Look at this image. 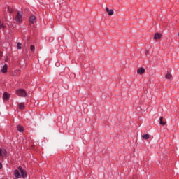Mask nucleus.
I'll return each instance as SVG.
<instances>
[{
  "mask_svg": "<svg viewBox=\"0 0 179 179\" xmlns=\"http://www.w3.org/2000/svg\"><path fill=\"white\" fill-rule=\"evenodd\" d=\"M29 22L31 24H34V23L36 22V16L32 15L29 17Z\"/></svg>",
  "mask_w": 179,
  "mask_h": 179,
  "instance_id": "nucleus-9",
  "label": "nucleus"
},
{
  "mask_svg": "<svg viewBox=\"0 0 179 179\" xmlns=\"http://www.w3.org/2000/svg\"><path fill=\"white\" fill-rule=\"evenodd\" d=\"M14 176L15 177H16L17 178H20V177H22V175H20V173L17 171V170H15L14 171Z\"/></svg>",
  "mask_w": 179,
  "mask_h": 179,
  "instance_id": "nucleus-10",
  "label": "nucleus"
},
{
  "mask_svg": "<svg viewBox=\"0 0 179 179\" xmlns=\"http://www.w3.org/2000/svg\"><path fill=\"white\" fill-rule=\"evenodd\" d=\"M178 36H179V33H178Z\"/></svg>",
  "mask_w": 179,
  "mask_h": 179,
  "instance_id": "nucleus-25",
  "label": "nucleus"
},
{
  "mask_svg": "<svg viewBox=\"0 0 179 179\" xmlns=\"http://www.w3.org/2000/svg\"><path fill=\"white\" fill-rule=\"evenodd\" d=\"M18 169L21 173L22 177L23 178H26V177H27V173H26V171H24L22 166H20Z\"/></svg>",
  "mask_w": 179,
  "mask_h": 179,
  "instance_id": "nucleus-3",
  "label": "nucleus"
},
{
  "mask_svg": "<svg viewBox=\"0 0 179 179\" xmlns=\"http://www.w3.org/2000/svg\"><path fill=\"white\" fill-rule=\"evenodd\" d=\"M143 139H145V141H148L149 138H150V135L145 134L142 136Z\"/></svg>",
  "mask_w": 179,
  "mask_h": 179,
  "instance_id": "nucleus-13",
  "label": "nucleus"
},
{
  "mask_svg": "<svg viewBox=\"0 0 179 179\" xmlns=\"http://www.w3.org/2000/svg\"><path fill=\"white\" fill-rule=\"evenodd\" d=\"M17 72H20V70H18Z\"/></svg>",
  "mask_w": 179,
  "mask_h": 179,
  "instance_id": "nucleus-24",
  "label": "nucleus"
},
{
  "mask_svg": "<svg viewBox=\"0 0 179 179\" xmlns=\"http://www.w3.org/2000/svg\"><path fill=\"white\" fill-rule=\"evenodd\" d=\"M6 29V25H5L4 24H1V20H0V29Z\"/></svg>",
  "mask_w": 179,
  "mask_h": 179,
  "instance_id": "nucleus-19",
  "label": "nucleus"
},
{
  "mask_svg": "<svg viewBox=\"0 0 179 179\" xmlns=\"http://www.w3.org/2000/svg\"><path fill=\"white\" fill-rule=\"evenodd\" d=\"M17 131H19V132H23L24 131V128L23 127V126L21 125H17Z\"/></svg>",
  "mask_w": 179,
  "mask_h": 179,
  "instance_id": "nucleus-11",
  "label": "nucleus"
},
{
  "mask_svg": "<svg viewBox=\"0 0 179 179\" xmlns=\"http://www.w3.org/2000/svg\"><path fill=\"white\" fill-rule=\"evenodd\" d=\"M2 57V52H0V58Z\"/></svg>",
  "mask_w": 179,
  "mask_h": 179,
  "instance_id": "nucleus-22",
  "label": "nucleus"
},
{
  "mask_svg": "<svg viewBox=\"0 0 179 179\" xmlns=\"http://www.w3.org/2000/svg\"><path fill=\"white\" fill-rule=\"evenodd\" d=\"M24 108V103H20L19 104V109L20 110H23Z\"/></svg>",
  "mask_w": 179,
  "mask_h": 179,
  "instance_id": "nucleus-17",
  "label": "nucleus"
},
{
  "mask_svg": "<svg viewBox=\"0 0 179 179\" xmlns=\"http://www.w3.org/2000/svg\"><path fill=\"white\" fill-rule=\"evenodd\" d=\"M1 72L6 73L8 72V64H4L3 68L1 69Z\"/></svg>",
  "mask_w": 179,
  "mask_h": 179,
  "instance_id": "nucleus-7",
  "label": "nucleus"
},
{
  "mask_svg": "<svg viewBox=\"0 0 179 179\" xmlns=\"http://www.w3.org/2000/svg\"><path fill=\"white\" fill-rule=\"evenodd\" d=\"M8 11L9 12V13H13V12H15V9L13 8L8 6Z\"/></svg>",
  "mask_w": 179,
  "mask_h": 179,
  "instance_id": "nucleus-15",
  "label": "nucleus"
},
{
  "mask_svg": "<svg viewBox=\"0 0 179 179\" xmlns=\"http://www.w3.org/2000/svg\"><path fill=\"white\" fill-rule=\"evenodd\" d=\"M17 96H20V97H27V92L24 89H19L16 90Z\"/></svg>",
  "mask_w": 179,
  "mask_h": 179,
  "instance_id": "nucleus-2",
  "label": "nucleus"
},
{
  "mask_svg": "<svg viewBox=\"0 0 179 179\" xmlns=\"http://www.w3.org/2000/svg\"><path fill=\"white\" fill-rule=\"evenodd\" d=\"M162 38V34L156 33L154 36V40H160Z\"/></svg>",
  "mask_w": 179,
  "mask_h": 179,
  "instance_id": "nucleus-8",
  "label": "nucleus"
},
{
  "mask_svg": "<svg viewBox=\"0 0 179 179\" xmlns=\"http://www.w3.org/2000/svg\"><path fill=\"white\" fill-rule=\"evenodd\" d=\"M23 20V15H22V13L20 11H18L17 13V15H15V22H17V24H20Z\"/></svg>",
  "mask_w": 179,
  "mask_h": 179,
  "instance_id": "nucleus-1",
  "label": "nucleus"
},
{
  "mask_svg": "<svg viewBox=\"0 0 179 179\" xmlns=\"http://www.w3.org/2000/svg\"><path fill=\"white\" fill-rule=\"evenodd\" d=\"M6 150H2L0 148V156H6Z\"/></svg>",
  "mask_w": 179,
  "mask_h": 179,
  "instance_id": "nucleus-12",
  "label": "nucleus"
},
{
  "mask_svg": "<svg viewBox=\"0 0 179 179\" xmlns=\"http://www.w3.org/2000/svg\"><path fill=\"white\" fill-rule=\"evenodd\" d=\"M145 55H148V54H149V50H145Z\"/></svg>",
  "mask_w": 179,
  "mask_h": 179,
  "instance_id": "nucleus-21",
  "label": "nucleus"
},
{
  "mask_svg": "<svg viewBox=\"0 0 179 179\" xmlns=\"http://www.w3.org/2000/svg\"><path fill=\"white\" fill-rule=\"evenodd\" d=\"M10 97V94H9L8 92H4L3 94V100H9V98Z\"/></svg>",
  "mask_w": 179,
  "mask_h": 179,
  "instance_id": "nucleus-6",
  "label": "nucleus"
},
{
  "mask_svg": "<svg viewBox=\"0 0 179 179\" xmlns=\"http://www.w3.org/2000/svg\"><path fill=\"white\" fill-rule=\"evenodd\" d=\"M159 124L160 125H166V122H163V117L159 118Z\"/></svg>",
  "mask_w": 179,
  "mask_h": 179,
  "instance_id": "nucleus-16",
  "label": "nucleus"
},
{
  "mask_svg": "<svg viewBox=\"0 0 179 179\" xmlns=\"http://www.w3.org/2000/svg\"><path fill=\"white\" fill-rule=\"evenodd\" d=\"M18 50H22V43H17Z\"/></svg>",
  "mask_w": 179,
  "mask_h": 179,
  "instance_id": "nucleus-20",
  "label": "nucleus"
},
{
  "mask_svg": "<svg viewBox=\"0 0 179 179\" xmlns=\"http://www.w3.org/2000/svg\"><path fill=\"white\" fill-rule=\"evenodd\" d=\"M106 12H107L109 16H113V15H114V10L113 9L110 10L108 7H106Z\"/></svg>",
  "mask_w": 179,
  "mask_h": 179,
  "instance_id": "nucleus-5",
  "label": "nucleus"
},
{
  "mask_svg": "<svg viewBox=\"0 0 179 179\" xmlns=\"http://www.w3.org/2000/svg\"><path fill=\"white\" fill-rule=\"evenodd\" d=\"M30 50L32 52H34V50H36V47L34 45H31L30 47Z\"/></svg>",
  "mask_w": 179,
  "mask_h": 179,
  "instance_id": "nucleus-18",
  "label": "nucleus"
},
{
  "mask_svg": "<svg viewBox=\"0 0 179 179\" xmlns=\"http://www.w3.org/2000/svg\"><path fill=\"white\" fill-rule=\"evenodd\" d=\"M165 78L166 79H171V78H173V75H171L170 73H168L166 74Z\"/></svg>",
  "mask_w": 179,
  "mask_h": 179,
  "instance_id": "nucleus-14",
  "label": "nucleus"
},
{
  "mask_svg": "<svg viewBox=\"0 0 179 179\" xmlns=\"http://www.w3.org/2000/svg\"><path fill=\"white\" fill-rule=\"evenodd\" d=\"M0 169H2V164L0 163Z\"/></svg>",
  "mask_w": 179,
  "mask_h": 179,
  "instance_id": "nucleus-23",
  "label": "nucleus"
},
{
  "mask_svg": "<svg viewBox=\"0 0 179 179\" xmlns=\"http://www.w3.org/2000/svg\"><path fill=\"white\" fill-rule=\"evenodd\" d=\"M145 72H146V70L143 67H140L137 69V73H138V75H143Z\"/></svg>",
  "mask_w": 179,
  "mask_h": 179,
  "instance_id": "nucleus-4",
  "label": "nucleus"
}]
</instances>
